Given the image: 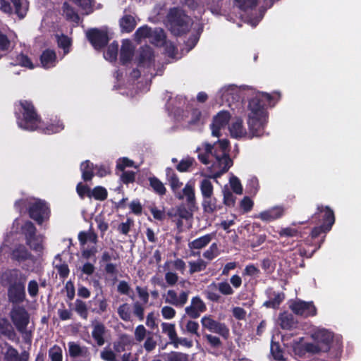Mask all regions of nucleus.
Masks as SVG:
<instances>
[{"label": "nucleus", "instance_id": "nucleus-1", "mask_svg": "<svg viewBox=\"0 0 361 361\" xmlns=\"http://www.w3.org/2000/svg\"><path fill=\"white\" fill-rule=\"evenodd\" d=\"M198 158L204 164L212 162L209 167L211 178H218L233 165V161L230 158L228 152V141L220 140L213 146L204 143L197 148Z\"/></svg>", "mask_w": 361, "mask_h": 361}, {"label": "nucleus", "instance_id": "nucleus-2", "mask_svg": "<svg viewBox=\"0 0 361 361\" xmlns=\"http://www.w3.org/2000/svg\"><path fill=\"white\" fill-rule=\"evenodd\" d=\"M263 96L257 93L250 99L249 109L248 126L252 136L259 137L264 133V125L268 122L269 114L264 109L265 103Z\"/></svg>", "mask_w": 361, "mask_h": 361}, {"label": "nucleus", "instance_id": "nucleus-3", "mask_svg": "<svg viewBox=\"0 0 361 361\" xmlns=\"http://www.w3.org/2000/svg\"><path fill=\"white\" fill-rule=\"evenodd\" d=\"M20 105L22 108L23 118H18V125L20 128L27 130L40 129L47 134L59 133L63 129V124L59 123L44 128L30 102L21 101Z\"/></svg>", "mask_w": 361, "mask_h": 361}, {"label": "nucleus", "instance_id": "nucleus-4", "mask_svg": "<svg viewBox=\"0 0 361 361\" xmlns=\"http://www.w3.org/2000/svg\"><path fill=\"white\" fill-rule=\"evenodd\" d=\"M10 317L23 339L26 342H30L32 331L27 329L30 317L25 309L19 306L14 307L10 312Z\"/></svg>", "mask_w": 361, "mask_h": 361}, {"label": "nucleus", "instance_id": "nucleus-5", "mask_svg": "<svg viewBox=\"0 0 361 361\" xmlns=\"http://www.w3.org/2000/svg\"><path fill=\"white\" fill-rule=\"evenodd\" d=\"M167 18L170 30L174 35H180L188 30L190 19L181 9H171Z\"/></svg>", "mask_w": 361, "mask_h": 361}, {"label": "nucleus", "instance_id": "nucleus-6", "mask_svg": "<svg viewBox=\"0 0 361 361\" xmlns=\"http://www.w3.org/2000/svg\"><path fill=\"white\" fill-rule=\"evenodd\" d=\"M135 39L141 42L144 40L148 39V41L155 44L156 46H161L165 37L164 30L161 28H155L152 30L147 25H145L139 27L135 35Z\"/></svg>", "mask_w": 361, "mask_h": 361}, {"label": "nucleus", "instance_id": "nucleus-7", "mask_svg": "<svg viewBox=\"0 0 361 361\" xmlns=\"http://www.w3.org/2000/svg\"><path fill=\"white\" fill-rule=\"evenodd\" d=\"M290 310L297 316L304 318L314 317L317 310L312 301H304L301 299L290 300L288 301Z\"/></svg>", "mask_w": 361, "mask_h": 361}, {"label": "nucleus", "instance_id": "nucleus-8", "mask_svg": "<svg viewBox=\"0 0 361 361\" xmlns=\"http://www.w3.org/2000/svg\"><path fill=\"white\" fill-rule=\"evenodd\" d=\"M312 222L321 224L326 226V230H331L335 223V215L334 211L329 206L318 205L317 211L311 216Z\"/></svg>", "mask_w": 361, "mask_h": 361}, {"label": "nucleus", "instance_id": "nucleus-9", "mask_svg": "<svg viewBox=\"0 0 361 361\" xmlns=\"http://www.w3.org/2000/svg\"><path fill=\"white\" fill-rule=\"evenodd\" d=\"M194 209H190L189 207H186L184 204H180L176 207L170 209L167 212V215L176 223L177 228L180 229L183 224V220L191 219Z\"/></svg>", "mask_w": 361, "mask_h": 361}, {"label": "nucleus", "instance_id": "nucleus-10", "mask_svg": "<svg viewBox=\"0 0 361 361\" xmlns=\"http://www.w3.org/2000/svg\"><path fill=\"white\" fill-rule=\"evenodd\" d=\"M201 324L203 329L208 331L219 334L224 338H227L229 335V330L226 326L214 320L211 316H204L201 319Z\"/></svg>", "mask_w": 361, "mask_h": 361}, {"label": "nucleus", "instance_id": "nucleus-11", "mask_svg": "<svg viewBox=\"0 0 361 361\" xmlns=\"http://www.w3.org/2000/svg\"><path fill=\"white\" fill-rule=\"evenodd\" d=\"M86 36L92 45L96 49L104 47L109 41L107 32L103 30L93 28L86 32Z\"/></svg>", "mask_w": 361, "mask_h": 361}, {"label": "nucleus", "instance_id": "nucleus-12", "mask_svg": "<svg viewBox=\"0 0 361 361\" xmlns=\"http://www.w3.org/2000/svg\"><path fill=\"white\" fill-rule=\"evenodd\" d=\"M176 197L180 200L185 199L188 207L190 209H195L197 205L195 183L188 181L183 188L181 192H178L175 195Z\"/></svg>", "mask_w": 361, "mask_h": 361}, {"label": "nucleus", "instance_id": "nucleus-13", "mask_svg": "<svg viewBox=\"0 0 361 361\" xmlns=\"http://www.w3.org/2000/svg\"><path fill=\"white\" fill-rule=\"evenodd\" d=\"M30 216L38 224H41L48 218L49 209L46 204L41 200H35L29 209Z\"/></svg>", "mask_w": 361, "mask_h": 361}, {"label": "nucleus", "instance_id": "nucleus-14", "mask_svg": "<svg viewBox=\"0 0 361 361\" xmlns=\"http://www.w3.org/2000/svg\"><path fill=\"white\" fill-rule=\"evenodd\" d=\"M239 92V88L233 85L223 87L217 94V97L221 99L219 103L222 104L226 103L228 106H231L232 102L238 99Z\"/></svg>", "mask_w": 361, "mask_h": 361}, {"label": "nucleus", "instance_id": "nucleus-15", "mask_svg": "<svg viewBox=\"0 0 361 361\" xmlns=\"http://www.w3.org/2000/svg\"><path fill=\"white\" fill-rule=\"evenodd\" d=\"M231 116L228 111H220L213 120L212 124V133L213 136L219 137L220 130L225 128L228 124Z\"/></svg>", "mask_w": 361, "mask_h": 361}, {"label": "nucleus", "instance_id": "nucleus-16", "mask_svg": "<svg viewBox=\"0 0 361 361\" xmlns=\"http://www.w3.org/2000/svg\"><path fill=\"white\" fill-rule=\"evenodd\" d=\"M163 297L166 303H169L176 307H183L188 300V292L182 291L179 295H178L175 290H169Z\"/></svg>", "mask_w": 361, "mask_h": 361}, {"label": "nucleus", "instance_id": "nucleus-17", "mask_svg": "<svg viewBox=\"0 0 361 361\" xmlns=\"http://www.w3.org/2000/svg\"><path fill=\"white\" fill-rule=\"evenodd\" d=\"M186 314L191 318H197L201 313L206 310V305L199 297H194L190 305L185 309Z\"/></svg>", "mask_w": 361, "mask_h": 361}, {"label": "nucleus", "instance_id": "nucleus-18", "mask_svg": "<svg viewBox=\"0 0 361 361\" xmlns=\"http://www.w3.org/2000/svg\"><path fill=\"white\" fill-rule=\"evenodd\" d=\"M216 234L212 233L200 236L188 243V248L191 251V255L195 256V252L193 250H201L206 247L210 242L214 239Z\"/></svg>", "mask_w": 361, "mask_h": 361}, {"label": "nucleus", "instance_id": "nucleus-19", "mask_svg": "<svg viewBox=\"0 0 361 361\" xmlns=\"http://www.w3.org/2000/svg\"><path fill=\"white\" fill-rule=\"evenodd\" d=\"M202 207L204 212L209 214H212L222 208L221 204L219 203L218 200L214 195L202 197Z\"/></svg>", "mask_w": 361, "mask_h": 361}, {"label": "nucleus", "instance_id": "nucleus-20", "mask_svg": "<svg viewBox=\"0 0 361 361\" xmlns=\"http://www.w3.org/2000/svg\"><path fill=\"white\" fill-rule=\"evenodd\" d=\"M154 54L149 47H145L140 52L138 66L149 68L153 63Z\"/></svg>", "mask_w": 361, "mask_h": 361}, {"label": "nucleus", "instance_id": "nucleus-21", "mask_svg": "<svg viewBox=\"0 0 361 361\" xmlns=\"http://www.w3.org/2000/svg\"><path fill=\"white\" fill-rule=\"evenodd\" d=\"M24 286L23 284H16L10 287L8 290V297L11 302H18L22 301L24 298Z\"/></svg>", "mask_w": 361, "mask_h": 361}, {"label": "nucleus", "instance_id": "nucleus-22", "mask_svg": "<svg viewBox=\"0 0 361 361\" xmlns=\"http://www.w3.org/2000/svg\"><path fill=\"white\" fill-rule=\"evenodd\" d=\"M317 337L319 340L318 343L324 348V352H328L333 341L332 334L328 331L323 330L317 333Z\"/></svg>", "mask_w": 361, "mask_h": 361}, {"label": "nucleus", "instance_id": "nucleus-23", "mask_svg": "<svg viewBox=\"0 0 361 361\" xmlns=\"http://www.w3.org/2000/svg\"><path fill=\"white\" fill-rule=\"evenodd\" d=\"M106 328L104 325L99 322H96L93 324V329L92 332V336L97 344L99 346L103 345L104 344V334H105Z\"/></svg>", "mask_w": 361, "mask_h": 361}, {"label": "nucleus", "instance_id": "nucleus-24", "mask_svg": "<svg viewBox=\"0 0 361 361\" xmlns=\"http://www.w3.org/2000/svg\"><path fill=\"white\" fill-rule=\"evenodd\" d=\"M134 47L130 40H124L121 49V61L125 63L128 62L134 53Z\"/></svg>", "mask_w": 361, "mask_h": 361}, {"label": "nucleus", "instance_id": "nucleus-25", "mask_svg": "<svg viewBox=\"0 0 361 361\" xmlns=\"http://www.w3.org/2000/svg\"><path fill=\"white\" fill-rule=\"evenodd\" d=\"M56 56L53 50H45L41 56V63L44 68H49L56 65Z\"/></svg>", "mask_w": 361, "mask_h": 361}, {"label": "nucleus", "instance_id": "nucleus-26", "mask_svg": "<svg viewBox=\"0 0 361 361\" xmlns=\"http://www.w3.org/2000/svg\"><path fill=\"white\" fill-rule=\"evenodd\" d=\"M14 9L15 13L20 19H23L27 14L29 8V4L27 0H11Z\"/></svg>", "mask_w": 361, "mask_h": 361}, {"label": "nucleus", "instance_id": "nucleus-27", "mask_svg": "<svg viewBox=\"0 0 361 361\" xmlns=\"http://www.w3.org/2000/svg\"><path fill=\"white\" fill-rule=\"evenodd\" d=\"M279 324L282 329L290 330L295 326L296 322L291 313L283 312L279 316Z\"/></svg>", "mask_w": 361, "mask_h": 361}, {"label": "nucleus", "instance_id": "nucleus-28", "mask_svg": "<svg viewBox=\"0 0 361 361\" xmlns=\"http://www.w3.org/2000/svg\"><path fill=\"white\" fill-rule=\"evenodd\" d=\"M166 178L169 183V185L173 192L174 195L178 192V190L182 185V183L180 181L177 175L171 169H166Z\"/></svg>", "mask_w": 361, "mask_h": 361}, {"label": "nucleus", "instance_id": "nucleus-29", "mask_svg": "<svg viewBox=\"0 0 361 361\" xmlns=\"http://www.w3.org/2000/svg\"><path fill=\"white\" fill-rule=\"evenodd\" d=\"M7 361H27L28 354L25 352L22 353L21 355L12 346H8L5 355Z\"/></svg>", "mask_w": 361, "mask_h": 361}, {"label": "nucleus", "instance_id": "nucleus-30", "mask_svg": "<svg viewBox=\"0 0 361 361\" xmlns=\"http://www.w3.org/2000/svg\"><path fill=\"white\" fill-rule=\"evenodd\" d=\"M68 353L71 357H83L87 353V348L80 346L75 342H69L68 343Z\"/></svg>", "mask_w": 361, "mask_h": 361}, {"label": "nucleus", "instance_id": "nucleus-31", "mask_svg": "<svg viewBox=\"0 0 361 361\" xmlns=\"http://www.w3.org/2000/svg\"><path fill=\"white\" fill-rule=\"evenodd\" d=\"M136 22L131 15H125L120 20V26L123 32H130L135 27Z\"/></svg>", "mask_w": 361, "mask_h": 361}, {"label": "nucleus", "instance_id": "nucleus-32", "mask_svg": "<svg viewBox=\"0 0 361 361\" xmlns=\"http://www.w3.org/2000/svg\"><path fill=\"white\" fill-rule=\"evenodd\" d=\"M200 190L202 197L214 195V185L209 178H204L200 182Z\"/></svg>", "mask_w": 361, "mask_h": 361}, {"label": "nucleus", "instance_id": "nucleus-33", "mask_svg": "<svg viewBox=\"0 0 361 361\" xmlns=\"http://www.w3.org/2000/svg\"><path fill=\"white\" fill-rule=\"evenodd\" d=\"M207 266V263L202 259L188 262L189 272L190 274L205 270Z\"/></svg>", "mask_w": 361, "mask_h": 361}, {"label": "nucleus", "instance_id": "nucleus-34", "mask_svg": "<svg viewBox=\"0 0 361 361\" xmlns=\"http://www.w3.org/2000/svg\"><path fill=\"white\" fill-rule=\"evenodd\" d=\"M149 182L154 192L161 196H163L166 194V189L164 183L157 178L150 177L149 178Z\"/></svg>", "mask_w": 361, "mask_h": 361}, {"label": "nucleus", "instance_id": "nucleus-35", "mask_svg": "<svg viewBox=\"0 0 361 361\" xmlns=\"http://www.w3.org/2000/svg\"><path fill=\"white\" fill-rule=\"evenodd\" d=\"M80 170L84 180L87 181L92 179L94 176V167L92 163L89 161L82 162L80 166Z\"/></svg>", "mask_w": 361, "mask_h": 361}, {"label": "nucleus", "instance_id": "nucleus-36", "mask_svg": "<svg viewBox=\"0 0 361 361\" xmlns=\"http://www.w3.org/2000/svg\"><path fill=\"white\" fill-rule=\"evenodd\" d=\"M231 134L234 137H241L245 135V130L243 127L242 121L237 119L229 128Z\"/></svg>", "mask_w": 361, "mask_h": 361}, {"label": "nucleus", "instance_id": "nucleus-37", "mask_svg": "<svg viewBox=\"0 0 361 361\" xmlns=\"http://www.w3.org/2000/svg\"><path fill=\"white\" fill-rule=\"evenodd\" d=\"M218 286L216 283H212L209 284L204 291L206 297L214 302H217L220 300L221 296L218 293Z\"/></svg>", "mask_w": 361, "mask_h": 361}, {"label": "nucleus", "instance_id": "nucleus-38", "mask_svg": "<svg viewBox=\"0 0 361 361\" xmlns=\"http://www.w3.org/2000/svg\"><path fill=\"white\" fill-rule=\"evenodd\" d=\"M236 6L243 11H252L257 4V0H235Z\"/></svg>", "mask_w": 361, "mask_h": 361}, {"label": "nucleus", "instance_id": "nucleus-39", "mask_svg": "<svg viewBox=\"0 0 361 361\" xmlns=\"http://www.w3.org/2000/svg\"><path fill=\"white\" fill-rule=\"evenodd\" d=\"M118 50V44L116 42L111 43L104 54V58L110 61H114L117 58Z\"/></svg>", "mask_w": 361, "mask_h": 361}, {"label": "nucleus", "instance_id": "nucleus-40", "mask_svg": "<svg viewBox=\"0 0 361 361\" xmlns=\"http://www.w3.org/2000/svg\"><path fill=\"white\" fill-rule=\"evenodd\" d=\"M63 15L66 19L74 23H78L79 16L75 12L73 8H71L67 2H65L63 6Z\"/></svg>", "mask_w": 361, "mask_h": 361}, {"label": "nucleus", "instance_id": "nucleus-41", "mask_svg": "<svg viewBox=\"0 0 361 361\" xmlns=\"http://www.w3.org/2000/svg\"><path fill=\"white\" fill-rule=\"evenodd\" d=\"M161 329L162 332L169 336V338L171 341V343H172L177 337L175 325L173 324L164 322L161 324Z\"/></svg>", "mask_w": 361, "mask_h": 361}, {"label": "nucleus", "instance_id": "nucleus-42", "mask_svg": "<svg viewBox=\"0 0 361 361\" xmlns=\"http://www.w3.org/2000/svg\"><path fill=\"white\" fill-rule=\"evenodd\" d=\"M223 203L227 207H233L235 202V197L228 188L224 187L222 190Z\"/></svg>", "mask_w": 361, "mask_h": 361}, {"label": "nucleus", "instance_id": "nucleus-43", "mask_svg": "<svg viewBox=\"0 0 361 361\" xmlns=\"http://www.w3.org/2000/svg\"><path fill=\"white\" fill-rule=\"evenodd\" d=\"M219 255V249L217 243H213L206 250L202 255L207 260H213Z\"/></svg>", "mask_w": 361, "mask_h": 361}, {"label": "nucleus", "instance_id": "nucleus-44", "mask_svg": "<svg viewBox=\"0 0 361 361\" xmlns=\"http://www.w3.org/2000/svg\"><path fill=\"white\" fill-rule=\"evenodd\" d=\"M12 65H19L23 67L28 68L30 69L34 68V65L30 59L24 54H19L16 56L15 62L11 63Z\"/></svg>", "mask_w": 361, "mask_h": 361}, {"label": "nucleus", "instance_id": "nucleus-45", "mask_svg": "<svg viewBox=\"0 0 361 361\" xmlns=\"http://www.w3.org/2000/svg\"><path fill=\"white\" fill-rule=\"evenodd\" d=\"M331 230H326V226L322 225H319L318 226H315L312 229L310 233V236L312 239H316L321 235H322V239L321 240V243L324 242V238L326 237V234L330 231Z\"/></svg>", "mask_w": 361, "mask_h": 361}, {"label": "nucleus", "instance_id": "nucleus-46", "mask_svg": "<svg viewBox=\"0 0 361 361\" xmlns=\"http://www.w3.org/2000/svg\"><path fill=\"white\" fill-rule=\"evenodd\" d=\"M49 357L51 361H62L63 351L60 346L54 345L49 350Z\"/></svg>", "mask_w": 361, "mask_h": 361}, {"label": "nucleus", "instance_id": "nucleus-47", "mask_svg": "<svg viewBox=\"0 0 361 361\" xmlns=\"http://www.w3.org/2000/svg\"><path fill=\"white\" fill-rule=\"evenodd\" d=\"M164 361H188V355L178 352H171L162 355Z\"/></svg>", "mask_w": 361, "mask_h": 361}, {"label": "nucleus", "instance_id": "nucleus-48", "mask_svg": "<svg viewBox=\"0 0 361 361\" xmlns=\"http://www.w3.org/2000/svg\"><path fill=\"white\" fill-rule=\"evenodd\" d=\"M106 190L101 186L95 187L93 190H91L90 193V197H94L97 200H104L106 198Z\"/></svg>", "mask_w": 361, "mask_h": 361}, {"label": "nucleus", "instance_id": "nucleus-49", "mask_svg": "<svg viewBox=\"0 0 361 361\" xmlns=\"http://www.w3.org/2000/svg\"><path fill=\"white\" fill-rule=\"evenodd\" d=\"M119 317L124 321H130L131 318V309L128 304L124 303L118 308Z\"/></svg>", "mask_w": 361, "mask_h": 361}, {"label": "nucleus", "instance_id": "nucleus-50", "mask_svg": "<svg viewBox=\"0 0 361 361\" xmlns=\"http://www.w3.org/2000/svg\"><path fill=\"white\" fill-rule=\"evenodd\" d=\"M75 310L82 318H87L88 310L85 302L76 300L75 302Z\"/></svg>", "mask_w": 361, "mask_h": 361}, {"label": "nucleus", "instance_id": "nucleus-51", "mask_svg": "<svg viewBox=\"0 0 361 361\" xmlns=\"http://www.w3.org/2000/svg\"><path fill=\"white\" fill-rule=\"evenodd\" d=\"M0 331L1 334L9 338L14 335L13 328L6 319H0Z\"/></svg>", "mask_w": 361, "mask_h": 361}, {"label": "nucleus", "instance_id": "nucleus-52", "mask_svg": "<svg viewBox=\"0 0 361 361\" xmlns=\"http://www.w3.org/2000/svg\"><path fill=\"white\" fill-rule=\"evenodd\" d=\"M78 240L82 245L85 244L88 240L95 243L97 241V235L92 232H80L78 235Z\"/></svg>", "mask_w": 361, "mask_h": 361}, {"label": "nucleus", "instance_id": "nucleus-53", "mask_svg": "<svg viewBox=\"0 0 361 361\" xmlns=\"http://www.w3.org/2000/svg\"><path fill=\"white\" fill-rule=\"evenodd\" d=\"M57 42L59 47L64 50V54H67L69 51V47L71 46V39L65 35H57Z\"/></svg>", "mask_w": 361, "mask_h": 361}, {"label": "nucleus", "instance_id": "nucleus-54", "mask_svg": "<svg viewBox=\"0 0 361 361\" xmlns=\"http://www.w3.org/2000/svg\"><path fill=\"white\" fill-rule=\"evenodd\" d=\"M27 243L30 247L35 250L42 249V238L41 236H33L32 238L27 237Z\"/></svg>", "mask_w": 361, "mask_h": 361}, {"label": "nucleus", "instance_id": "nucleus-55", "mask_svg": "<svg viewBox=\"0 0 361 361\" xmlns=\"http://www.w3.org/2000/svg\"><path fill=\"white\" fill-rule=\"evenodd\" d=\"M101 358L104 361H118L114 350L105 348L100 353Z\"/></svg>", "mask_w": 361, "mask_h": 361}, {"label": "nucleus", "instance_id": "nucleus-56", "mask_svg": "<svg viewBox=\"0 0 361 361\" xmlns=\"http://www.w3.org/2000/svg\"><path fill=\"white\" fill-rule=\"evenodd\" d=\"M195 159L191 157H187L182 159L177 165V169L180 172H185L188 171L190 166L193 164Z\"/></svg>", "mask_w": 361, "mask_h": 361}, {"label": "nucleus", "instance_id": "nucleus-57", "mask_svg": "<svg viewBox=\"0 0 361 361\" xmlns=\"http://www.w3.org/2000/svg\"><path fill=\"white\" fill-rule=\"evenodd\" d=\"M218 286V290L221 294L225 295H231L234 293L233 289L231 286V285L227 281L221 282L216 283Z\"/></svg>", "mask_w": 361, "mask_h": 361}, {"label": "nucleus", "instance_id": "nucleus-58", "mask_svg": "<svg viewBox=\"0 0 361 361\" xmlns=\"http://www.w3.org/2000/svg\"><path fill=\"white\" fill-rule=\"evenodd\" d=\"M288 207L283 205L272 207V221L281 219L286 213Z\"/></svg>", "mask_w": 361, "mask_h": 361}, {"label": "nucleus", "instance_id": "nucleus-59", "mask_svg": "<svg viewBox=\"0 0 361 361\" xmlns=\"http://www.w3.org/2000/svg\"><path fill=\"white\" fill-rule=\"evenodd\" d=\"M13 256L18 260L25 259L28 257L29 253L24 246H19L13 250Z\"/></svg>", "mask_w": 361, "mask_h": 361}, {"label": "nucleus", "instance_id": "nucleus-60", "mask_svg": "<svg viewBox=\"0 0 361 361\" xmlns=\"http://www.w3.org/2000/svg\"><path fill=\"white\" fill-rule=\"evenodd\" d=\"M22 231L23 233L25 235L26 240H27V237L32 238L35 236V228L32 223L30 221H27L22 227Z\"/></svg>", "mask_w": 361, "mask_h": 361}, {"label": "nucleus", "instance_id": "nucleus-61", "mask_svg": "<svg viewBox=\"0 0 361 361\" xmlns=\"http://www.w3.org/2000/svg\"><path fill=\"white\" fill-rule=\"evenodd\" d=\"M283 354V352L279 348V343L272 341V357L275 360L282 361L284 360Z\"/></svg>", "mask_w": 361, "mask_h": 361}, {"label": "nucleus", "instance_id": "nucleus-62", "mask_svg": "<svg viewBox=\"0 0 361 361\" xmlns=\"http://www.w3.org/2000/svg\"><path fill=\"white\" fill-rule=\"evenodd\" d=\"M230 185L233 192L238 195L243 192V188L239 179L235 176H232L230 178Z\"/></svg>", "mask_w": 361, "mask_h": 361}, {"label": "nucleus", "instance_id": "nucleus-63", "mask_svg": "<svg viewBox=\"0 0 361 361\" xmlns=\"http://www.w3.org/2000/svg\"><path fill=\"white\" fill-rule=\"evenodd\" d=\"M279 234L281 237H296L299 235V231L296 228L286 227L281 228Z\"/></svg>", "mask_w": 361, "mask_h": 361}, {"label": "nucleus", "instance_id": "nucleus-64", "mask_svg": "<svg viewBox=\"0 0 361 361\" xmlns=\"http://www.w3.org/2000/svg\"><path fill=\"white\" fill-rule=\"evenodd\" d=\"M161 315L165 319H172L175 317L176 312L170 306H164L161 310Z\"/></svg>", "mask_w": 361, "mask_h": 361}]
</instances>
